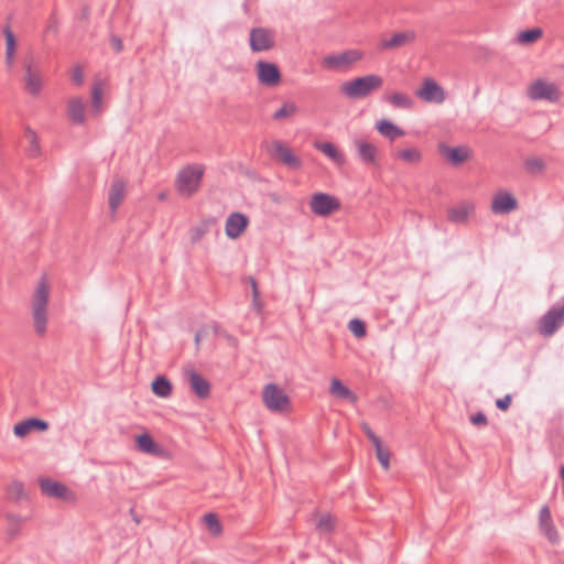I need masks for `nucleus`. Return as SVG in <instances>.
Listing matches in <instances>:
<instances>
[{
  "instance_id": "obj_1",
  "label": "nucleus",
  "mask_w": 564,
  "mask_h": 564,
  "mask_svg": "<svg viewBox=\"0 0 564 564\" xmlns=\"http://www.w3.org/2000/svg\"><path fill=\"white\" fill-rule=\"evenodd\" d=\"M50 295V280L42 275L34 285L30 304L33 328L39 336H44L47 332Z\"/></svg>"
},
{
  "instance_id": "obj_2",
  "label": "nucleus",
  "mask_w": 564,
  "mask_h": 564,
  "mask_svg": "<svg viewBox=\"0 0 564 564\" xmlns=\"http://www.w3.org/2000/svg\"><path fill=\"white\" fill-rule=\"evenodd\" d=\"M382 85L383 78L380 75L367 74L343 82L339 91L347 99L358 100L378 91Z\"/></svg>"
},
{
  "instance_id": "obj_3",
  "label": "nucleus",
  "mask_w": 564,
  "mask_h": 564,
  "mask_svg": "<svg viewBox=\"0 0 564 564\" xmlns=\"http://www.w3.org/2000/svg\"><path fill=\"white\" fill-rule=\"evenodd\" d=\"M206 166L200 163H192L183 166L175 180V189L182 197H192L202 185Z\"/></svg>"
},
{
  "instance_id": "obj_4",
  "label": "nucleus",
  "mask_w": 564,
  "mask_h": 564,
  "mask_svg": "<svg viewBox=\"0 0 564 564\" xmlns=\"http://www.w3.org/2000/svg\"><path fill=\"white\" fill-rule=\"evenodd\" d=\"M365 58V52L359 48H349L332 54L322 58V66L332 72H346L359 64Z\"/></svg>"
},
{
  "instance_id": "obj_5",
  "label": "nucleus",
  "mask_w": 564,
  "mask_h": 564,
  "mask_svg": "<svg viewBox=\"0 0 564 564\" xmlns=\"http://www.w3.org/2000/svg\"><path fill=\"white\" fill-rule=\"evenodd\" d=\"M527 97L532 101L558 102L561 90L557 84L543 77L533 79L525 88Z\"/></svg>"
},
{
  "instance_id": "obj_6",
  "label": "nucleus",
  "mask_w": 564,
  "mask_h": 564,
  "mask_svg": "<svg viewBox=\"0 0 564 564\" xmlns=\"http://www.w3.org/2000/svg\"><path fill=\"white\" fill-rule=\"evenodd\" d=\"M264 406L274 413H290L292 402L283 388L275 383H268L263 387L261 394Z\"/></svg>"
},
{
  "instance_id": "obj_7",
  "label": "nucleus",
  "mask_w": 564,
  "mask_h": 564,
  "mask_svg": "<svg viewBox=\"0 0 564 564\" xmlns=\"http://www.w3.org/2000/svg\"><path fill=\"white\" fill-rule=\"evenodd\" d=\"M268 154L276 162L292 170L302 167V160L282 140H273L267 147Z\"/></svg>"
},
{
  "instance_id": "obj_8",
  "label": "nucleus",
  "mask_w": 564,
  "mask_h": 564,
  "mask_svg": "<svg viewBox=\"0 0 564 564\" xmlns=\"http://www.w3.org/2000/svg\"><path fill=\"white\" fill-rule=\"evenodd\" d=\"M311 212L318 217H330L341 208L340 200L327 193H314L308 203Z\"/></svg>"
},
{
  "instance_id": "obj_9",
  "label": "nucleus",
  "mask_w": 564,
  "mask_h": 564,
  "mask_svg": "<svg viewBox=\"0 0 564 564\" xmlns=\"http://www.w3.org/2000/svg\"><path fill=\"white\" fill-rule=\"evenodd\" d=\"M415 96L424 102L442 105L446 100L447 94L434 78L425 77L415 90Z\"/></svg>"
},
{
  "instance_id": "obj_10",
  "label": "nucleus",
  "mask_w": 564,
  "mask_h": 564,
  "mask_svg": "<svg viewBox=\"0 0 564 564\" xmlns=\"http://www.w3.org/2000/svg\"><path fill=\"white\" fill-rule=\"evenodd\" d=\"M134 448L144 455L163 458L166 456L165 448L147 430L133 436Z\"/></svg>"
},
{
  "instance_id": "obj_11",
  "label": "nucleus",
  "mask_w": 564,
  "mask_h": 564,
  "mask_svg": "<svg viewBox=\"0 0 564 564\" xmlns=\"http://www.w3.org/2000/svg\"><path fill=\"white\" fill-rule=\"evenodd\" d=\"M44 87L42 70L32 63H26L23 68V88L32 97H37Z\"/></svg>"
},
{
  "instance_id": "obj_12",
  "label": "nucleus",
  "mask_w": 564,
  "mask_h": 564,
  "mask_svg": "<svg viewBox=\"0 0 564 564\" xmlns=\"http://www.w3.org/2000/svg\"><path fill=\"white\" fill-rule=\"evenodd\" d=\"M256 74L260 85L276 87L282 82V75L276 64L265 61L256 63Z\"/></svg>"
},
{
  "instance_id": "obj_13",
  "label": "nucleus",
  "mask_w": 564,
  "mask_h": 564,
  "mask_svg": "<svg viewBox=\"0 0 564 564\" xmlns=\"http://www.w3.org/2000/svg\"><path fill=\"white\" fill-rule=\"evenodd\" d=\"M39 486L42 494L47 497L62 499L68 502L76 501V495L68 487L57 480L41 478L39 479Z\"/></svg>"
},
{
  "instance_id": "obj_14",
  "label": "nucleus",
  "mask_w": 564,
  "mask_h": 564,
  "mask_svg": "<svg viewBox=\"0 0 564 564\" xmlns=\"http://www.w3.org/2000/svg\"><path fill=\"white\" fill-rule=\"evenodd\" d=\"M437 150L443 160L453 166L468 162L473 156L471 149L466 145L451 147L446 143H440Z\"/></svg>"
},
{
  "instance_id": "obj_15",
  "label": "nucleus",
  "mask_w": 564,
  "mask_h": 564,
  "mask_svg": "<svg viewBox=\"0 0 564 564\" xmlns=\"http://www.w3.org/2000/svg\"><path fill=\"white\" fill-rule=\"evenodd\" d=\"M518 206V199L511 192L499 189L492 195L490 210L496 215H507L514 212Z\"/></svg>"
},
{
  "instance_id": "obj_16",
  "label": "nucleus",
  "mask_w": 564,
  "mask_h": 564,
  "mask_svg": "<svg viewBox=\"0 0 564 564\" xmlns=\"http://www.w3.org/2000/svg\"><path fill=\"white\" fill-rule=\"evenodd\" d=\"M416 34L412 30L395 32L390 35L383 36L379 42L381 50H395L414 42Z\"/></svg>"
},
{
  "instance_id": "obj_17",
  "label": "nucleus",
  "mask_w": 564,
  "mask_h": 564,
  "mask_svg": "<svg viewBox=\"0 0 564 564\" xmlns=\"http://www.w3.org/2000/svg\"><path fill=\"white\" fill-rule=\"evenodd\" d=\"M476 203L462 200L447 210V218L453 224L465 225L475 214Z\"/></svg>"
},
{
  "instance_id": "obj_18",
  "label": "nucleus",
  "mask_w": 564,
  "mask_h": 564,
  "mask_svg": "<svg viewBox=\"0 0 564 564\" xmlns=\"http://www.w3.org/2000/svg\"><path fill=\"white\" fill-rule=\"evenodd\" d=\"M355 147L357 155L364 164L371 166L379 164L380 152L376 144L364 139H358L355 141Z\"/></svg>"
},
{
  "instance_id": "obj_19",
  "label": "nucleus",
  "mask_w": 564,
  "mask_h": 564,
  "mask_svg": "<svg viewBox=\"0 0 564 564\" xmlns=\"http://www.w3.org/2000/svg\"><path fill=\"white\" fill-rule=\"evenodd\" d=\"M249 219L241 213L230 214L225 223V231L228 238L238 239L246 231Z\"/></svg>"
},
{
  "instance_id": "obj_20",
  "label": "nucleus",
  "mask_w": 564,
  "mask_h": 564,
  "mask_svg": "<svg viewBox=\"0 0 564 564\" xmlns=\"http://www.w3.org/2000/svg\"><path fill=\"white\" fill-rule=\"evenodd\" d=\"M47 429L48 423L46 421L30 417L14 424L13 434L19 438H24L33 432H45Z\"/></svg>"
},
{
  "instance_id": "obj_21",
  "label": "nucleus",
  "mask_w": 564,
  "mask_h": 564,
  "mask_svg": "<svg viewBox=\"0 0 564 564\" xmlns=\"http://www.w3.org/2000/svg\"><path fill=\"white\" fill-rule=\"evenodd\" d=\"M564 322V306L549 311L541 319L539 329L545 336L552 335Z\"/></svg>"
},
{
  "instance_id": "obj_22",
  "label": "nucleus",
  "mask_w": 564,
  "mask_h": 564,
  "mask_svg": "<svg viewBox=\"0 0 564 564\" xmlns=\"http://www.w3.org/2000/svg\"><path fill=\"white\" fill-rule=\"evenodd\" d=\"M274 45L273 33L265 29H254L250 33V46L254 52L268 51Z\"/></svg>"
},
{
  "instance_id": "obj_23",
  "label": "nucleus",
  "mask_w": 564,
  "mask_h": 564,
  "mask_svg": "<svg viewBox=\"0 0 564 564\" xmlns=\"http://www.w3.org/2000/svg\"><path fill=\"white\" fill-rule=\"evenodd\" d=\"M329 393L333 398L355 404L358 401L357 394L343 383L338 378H333L329 382Z\"/></svg>"
},
{
  "instance_id": "obj_24",
  "label": "nucleus",
  "mask_w": 564,
  "mask_h": 564,
  "mask_svg": "<svg viewBox=\"0 0 564 564\" xmlns=\"http://www.w3.org/2000/svg\"><path fill=\"white\" fill-rule=\"evenodd\" d=\"M313 147L327 156L335 165L343 166L346 164L344 152L332 142L315 141Z\"/></svg>"
},
{
  "instance_id": "obj_25",
  "label": "nucleus",
  "mask_w": 564,
  "mask_h": 564,
  "mask_svg": "<svg viewBox=\"0 0 564 564\" xmlns=\"http://www.w3.org/2000/svg\"><path fill=\"white\" fill-rule=\"evenodd\" d=\"M127 192V183L123 180H115L109 188L108 203L112 213L123 203Z\"/></svg>"
},
{
  "instance_id": "obj_26",
  "label": "nucleus",
  "mask_w": 564,
  "mask_h": 564,
  "mask_svg": "<svg viewBox=\"0 0 564 564\" xmlns=\"http://www.w3.org/2000/svg\"><path fill=\"white\" fill-rule=\"evenodd\" d=\"M187 378L192 391L200 399H206L210 393L209 382L195 370L187 371Z\"/></svg>"
},
{
  "instance_id": "obj_27",
  "label": "nucleus",
  "mask_w": 564,
  "mask_h": 564,
  "mask_svg": "<svg viewBox=\"0 0 564 564\" xmlns=\"http://www.w3.org/2000/svg\"><path fill=\"white\" fill-rule=\"evenodd\" d=\"M375 127L381 137L390 141H394L395 139L402 138L405 134L404 130L388 119L378 120Z\"/></svg>"
},
{
  "instance_id": "obj_28",
  "label": "nucleus",
  "mask_w": 564,
  "mask_h": 564,
  "mask_svg": "<svg viewBox=\"0 0 564 564\" xmlns=\"http://www.w3.org/2000/svg\"><path fill=\"white\" fill-rule=\"evenodd\" d=\"M85 102L79 98H70L67 104L68 118L73 123L80 124L85 121Z\"/></svg>"
},
{
  "instance_id": "obj_29",
  "label": "nucleus",
  "mask_w": 564,
  "mask_h": 564,
  "mask_svg": "<svg viewBox=\"0 0 564 564\" xmlns=\"http://www.w3.org/2000/svg\"><path fill=\"white\" fill-rule=\"evenodd\" d=\"M397 158L405 164L419 165L423 160V154L417 148L408 147L398 150Z\"/></svg>"
},
{
  "instance_id": "obj_30",
  "label": "nucleus",
  "mask_w": 564,
  "mask_h": 564,
  "mask_svg": "<svg viewBox=\"0 0 564 564\" xmlns=\"http://www.w3.org/2000/svg\"><path fill=\"white\" fill-rule=\"evenodd\" d=\"M386 99L392 107L400 109H411L414 104L409 95L401 91H391Z\"/></svg>"
},
{
  "instance_id": "obj_31",
  "label": "nucleus",
  "mask_w": 564,
  "mask_h": 564,
  "mask_svg": "<svg viewBox=\"0 0 564 564\" xmlns=\"http://www.w3.org/2000/svg\"><path fill=\"white\" fill-rule=\"evenodd\" d=\"M152 392L159 398H169L172 394V383L165 377H156L151 383Z\"/></svg>"
},
{
  "instance_id": "obj_32",
  "label": "nucleus",
  "mask_w": 564,
  "mask_h": 564,
  "mask_svg": "<svg viewBox=\"0 0 564 564\" xmlns=\"http://www.w3.org/2000/svg\"><path fill=\"white\" fill-rule=\"evenodd\" d=\"M3 34L6 37V63L9 68H12L17 50L15 37L9 28L4 29Z\"/></svg>"
},
{
  "instance_id": "obj_33",
  "label": "nucleus",
  "mask_w": 564,
  "mask_h": 564,
  "mask_svg": "<svg viewBox=\"0 0 564 564\" xmlns=\"http://www.w3.org/2000/svg\"><path fill=\"white\" fill-rule=\"evenodd\" d=\"M543 36V30L541 28H533L530 30L521 31L517 35V42L521 45H531Z\"/></svg>"
},
{
  "instance_id": "obj_34",
  "label": "nucleus",
  "mask_w": 564,
  "mask_h": 564,
  "mask_svg": "<svg viewBox=\"0 0 564 564\" xmlns=\"http://www.w3.org/2000/svg\"><path fill=\"white\" fill-rule=\"evenodd\" d=\"M372 445L375 447L376 457L380 463L381 467L384 470H389L391 456L389 448L382 443L381 440L376 441L375 443H372Z\"/></svg>"
},
{
  "instance_id": "obj_35",
  "label": "nucleus",
  "mask_w": 564,
  "mask_h": 564,
  "mask_svg": "<svg viewBox=\"0 0 564 564\" xmlns=\"http://www.w3.org/2000/svg\"><path fill=\"white\" fill-rule=\"evenodd\" d=\"M105 84L101 79H96L91 87V102L93 108L100 112L102 108V97H104Z\"/></svg>"
},
{
  "instance_id": "obj_36",
  "label": "nucleus",
  "mask_w": 564,
  "mask_h": 564,
  "mask_svg": "<svg viewBox=\"0 0 564 564\" xmlns=\"http://www.w3.org/2000/svg\"><path fill=\"white\" fill-rule=\"evenodd\" d=\"M297 111H299L297 106L292 101H288V102H284L278 110L274 111V113L272 115V118L274 120L291 119L292 117H294L297 113Z\"/></svg>"
},
{
  "instance_id": "obj_37",
  "label": "nucleus",
  "mask_w": 564,
  "mask_h": 564,
  "mask_svg": "<svg viewBox=\"0 0 564 564\" xmlns=\"http://www.w3.org/2000/svg\"><path fill=\"white\" fill-rule=\"evenodd\" d=\"M24 137L29 142V154L33 158H36L40 155V143L36 132L31 129L30 127H26L24 129Z\"/></svg>"
},
{
  "instance_id": "obj_38",
  "label": "nucleus",
  "mask_w": 564,
  "mask_h": 564,
  "mask_svg": "<svg viewBox=\"0 0 564 564\" xmlns=\"http://www.w3.org/2000/svg\"><path fill=\"white\" fill-rule=\"evenodd\" d=\"M203 521L213 536H219L223 532V525L214 513H207L204 516Z\"/></svg>"
},
{
  "instance_id": "obj_39",
  "label": "nucleus",
  "mask_w": 564,
  "mask_h": 564,
  "mask_svg": "<svg viewBox=\"0 0 564 564\" xmlns=\"http://www.w3.org/2000/svg\"><path fill=\"white\" fill-rule=\"evenodd\" d=\"M316 527L319 531L330 532L335 527V519L328 513L316 514Z\"/></svg>"
},
{
  "instance_id": "obj_40",
  "label": "nucleus",
  "mask_w": 564,
  "mask_h": 564,
  "mask_svg": "<svg viewBox=\"0 0 564 564\" xmlns=\"http://www.w3.org/2000/svg\"><path fill=\"white\" fill-rule=\"evenodd\" d=\"M540 529L551 543H557L560 541V535L556 530V527L553 523V520L541 523Z\"/></svg>"
},
{
  "instance_id": "obj_41",
  "label": "nucleus",
  "mask_w": 564,
  "mask_h": 564,
  "mask_svg": "<svg viewBox=\"0 0 564 564\" xmlns=\"http://www.w3.org/2000/svg\"><path fill=\"white\" fill-rule=\"evenodd\" d=\"M348 329L358 338L366 336V327L362 321L354 318L348 323Z\"/></svg>"
},
{
  "instance_id": "obj_42",
  "label": "nucleus",
  "mask_w": 564,
  "mask_h": 564,
  "mask_svg": "<svg viewBox=\"0 0 564 564\" xmlns=\"http://www.w3.org/2000/svg\"><path fill=\"white\" fill-rule=\"evenodd\" d=\"M544 162L541 159H530L527 161V169L531 172H541L544 170Z\"/></svg>"
},
{
  "instance_id": "obj_43",
  "label": "nucleus",
  "mask_w": 564,
  "mask_h": 564,
  "mask_svg": "<svg viewBox=\"0 0 564 564\" xmlns=\"http://www.w3.org/2000/svg\"><path fill=\"white\" fill-rule=\"evenodd\" d=\"M72 80L75 85L80 86L84 83V70L80 66H76L72 70Z\"/></svg>"
},
{
  "instance_id": "obj_44",
  "label": "nucleus",
  "mask_w": 564,
  "mask_h": 564,
  "mask_svg": "<svg viewBox=\"0 0 564 564\" xmlns=\"http://www.w3.org/2000/svg\"><path fill=\"white\" fill-rule=\"evenodd\" d=\"M549 521H552L551 511H550V508L547 506H544L540 510L539 524L544 523V522H549Z\"/></svg>"
},
{
  "instance_id": "obj_45",
  "label": "nucleus",
  "mask_w": 564,
  "mask_h": 564,
  "mask_svg": "<svg viewBox=\"0 0 564 564\" xmlns=\"http://www.w3.org/2000/svg\"><path fill=\"white\" fill-rule=\"evenodd\" d=\"M360 426L371 443L380 440L366 422H362Z\"/></svg>"
},
{
  "instance_id": "obj_46",
  "label": "nucleus",
  "mask_w": 564,
  "mask_h": 564,
  "mask_svg": "<svg viewBox=\"0 0 564 564\" xmlns=\"http://www.w3.org/2000/svg\"><path fill=\"white\" fill-rule=\"evenodd\" d=\"M511 404V397L509 394H507L506 397H503L502 399H498L496 401V405L502 410V411H506L509 409Z\"/></svg>"
},
{
  "instance_id": "obj_47",
  "label": "nucleus",
  "mask_w": 564,
  "mask_h": 564,
  "mask_svg": "<svg viewBox=\"0 0 564 564\" xmlns=\"http://www.w3.org/2000/svg\"><path fill=\"white\" fill-rule=\"evenodd\" d=\"M471 422L475 425H486L487 424V417L484 413H477L471 416Z\"/></svg>"
},
{
  "instance_id": "obj_48",
  "label": "nucleus",
  "mask_w": 564,
  "mask_h": 564,
  "mask_svg": "<svg viewBox=\"0 0 564 564\" xmlns=\"http://www.w3.org/2000/svg\"><path fill=\"white\" fill-rule=\"evenodd\" d=\"M112 46L116 48V50H120L121 48V41L118 40V39H113L112 40Z\"/></svg>"
},
{
  "instance_id": "obj_49",
  "label": "nucleus",
  "mask_w": 564,
  "mask_h": 564,
  "mask_svg": "<svg viewBox=\"0 0 564 564\" xmlns=\"http://www.w3.org/2000/svg\"><path fill=\"white\" fill-rule=\"evenodd\" d=\"M560 475H561V478L563 479V482H564V465L561 466V468H560Z\"/></svg>"
},
{
  "instance_id": "obj_50",
  "label": "nucleus",
  "mask_w": 564,
  "mask_h": 564,
  "mask_svg": "<svg viewBox=\"0 0 564 564\" xmlns=\"http://www.w3.org/2000/svg\"><path fill=\"white\" fill-rule=\"evenodd\" d=\"M204 234L203 230H196L195 239H198Z\"/></svg>"
},
{
  "instance_id": "obj_51",
  "label": "nucleus",
  "mask_w": 564,
  "mask_h": 564,
  "mask_svg": "<svg viewBox=\"0 0 564 564\" xmlns=\"http://www.w3.org/2000/svg\"><path fill=\"white\" fill-rule=\"evenodd\" d=\"M14 487L19 490V491H23V487L21 484H14Z\"/></svg>"
}]
</instances>
